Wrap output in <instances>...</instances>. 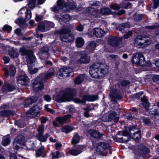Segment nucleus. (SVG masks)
<instances>
[{
    "label": "nucleus",
    "mask_w": 159,
    "mask_h": 159,
    "mask_svg": "<svg viewBox=\"0 0 159 159\" xmlns=\"http://www.w3.org/2000/svg\"><path fill=\"white\" fill-rule=\"evenodd\" d=\"M76 93L75 89L67 88L60 92L59 94L54 96L53 98L54 100L58 102L70 101Z\"/></svg>",
    "instance_id": "1"
},
{
    "label": "nucleus",
    "mask_w": 159,
    "mask_h": 159,
    "mask_svg": "<svg viewBox=\"0 0 159 159\" xmlns=\"http://www.w3.org/2000/svg\"><path fill=\"white\" fill-rule=\"evenodd\" d=\"M64 2V0H58L57 5L52 8V10L56 12L59 10H61L62 11L66 12L74 9L76 7V3L72 0H68V2L65 4Z\"/></svg>",
    "instance_id": "2"
},
{
    "label": "nucleus",
    "mask_w": 159,
    "mask_h": 159,
    "mask_svg": "<svg viewBox=\"0 0 159 159\" xmlns=\"http://www.w3.org/2000/svg\"><path fill=\"white\" fill-rule=\"evenodd\" d=\"M129 132L127 130H124L122 133L123 136L119 138L121 140V142H127L129 138L134 139L135 141L139 140L140 139V130L132 126L129 128Z\"/></svg>",
    "instance_id": "3"
},
{
    "label": "nucleus",
    "mask_w": 159,
    "mask_h": 159,
    "mask_svg": "<svg viewBox=\"0 0 159 159\" xmlns=\"http://www.w3.org/2000/svg\"><path fill=\"white\" fill-rule=\"evenodd\" d=\"M103 65L99 63L93 64L90 67L89 73L91 76L94 78H98L103 77L108 72L107 68H102Z\"/></svg>",
    "instance_id": "4"
},
{
    "label": "nucleus",
    "mask_w": 159,
    "mask_h": 159,
    "mask_svg": "<svg viewBox=\"0 0 159 159\" xmlns=\"http://www.w3.org/2000/svg\"><path fill=\"white\" fill-rule=\"evenodd\" d=\"M70 30L62 29L56 31V34L60 36L61 40L63 42H71L74 40V36L72 34H70Z\"/></svg>",
    "instance_id": "5"
},
{
    "label": "nucleus",
    "mask_w": 159,
    "mask_h": 159,
    "mask_svg": "<svg viewBox=\"0 0 159 159\" xmlns=\"http://www.w3.org/2000/svg\"><path fill=\"white\" fill-rule=\"evenodd\" d=\"M20 50L22 55L26 56V61L27 64L32 63L35 61V58L32 51L27 50L24 47L20 48Z\"/></svg>",
    "instance_id": "6"
},
{
    "label": "nucleus",
    "mask_w": 159,
    "mask_h": 159,
    "mask_svg": "<svg viewBox=\"0 0 159 159\" xmlns=\"http://www.w3.org/2000/svg\"><path fill=\"white\" fill-rule=\"evenodd\" d=\"M74 75L73 71L71 68L65 67L60 69L57 72V76L60 79L62 77H65L71 76Z\"/></svg>",
    "instance_id": "7"
},
{
    "label": "nucleus",
    "mask_w": 159,
    "mask_h": 159,
    "mask_svg": "<svg viewBox=\"0 0 159 159\" xmlns=\"http://www.w3.org/2000/svg\"><path fill=\"white\" fill-rule=\"evenodd\" d=\"M88 10L90 12L92 11V14H90V16L93 18L92 19H94L96 17H98L101 16L99 15H98V13L99 12L100 14L103 15H108L111 13V11L109 8H104L102 9L100 11H96V13L95 11H93V9L92 7H89Z\"/></svg>",
    "instance_id": "8"
},
{
    "label": "nucleus",
    "mask_w": 159,
    "mask_h": 159,
    "mask_svg": "<svg viewBox=\"0 0 159 159\" xmlns=\"http://www.w3.org/2000/svg\"><path fill=\"white\" fill-rule=\"evenodd\" d=\"M98 98L97 95H85L81 99L76 98L74 99V101L77 103L84 104L85 103L86 101H93L97 100Z\"/></svg>",
    "instance_id": "9"
},
{
    "label": "nucleus",
    "mask_w": 159,
    "mask_h": 159,
    "mask_svg": "<svg viewBox=\"0 0 159 159\" xmlns=\"http://www.w3.org/2000/svg\"><path fill=\"white\" fill-rule=\"evenodd\" d=\"M132 61L134 63L140 66H143L146 64L144 56L140 53H136L134 54L132 57Z\"/></svg>",
    "instance_id": "10"
},
{
    "label": "nucleus",
    "mask_w": 159,
    "mask_h": 159,
    "mask_svg": "<svg viewBox=\"0 0 159 159\" xmlns=\"http://www.w3.org/2000/svg\"><path fill=\"white\" fill-rule=\"evenodd\" d=\"M41 110L40 107L38 106H35L31 108L26 114V116L29 118H32L39 116Z\"/></svg>",
    "instance_id": "11"
},
{
    "label": "nucleus",
    "mask_w": 159,
    "mask_h": 159,
    "mask_svg": "<svg viewBox=\"0 0 159 159\" xmlns=\"http://www.w3.org/2000/svg\"><path fill=\"white\" fill-rule=\"evenodd\" d=\"M2 69L4 71L5 78H7L9 75L13 77L16 74V68L13 64L11 65L8 68L6 66H4Z\"/></svg>",
    "instance_id": "12"
},
{
    "label": "nucleus",
    "mask_w": 159,
    "mask_h": 159,
    "mask_svg": "<svg viewBox=\"0 0 159 159\" xmlns=\"http://www.w3.org/2000/svg\"><path fill=\"white\" fill-rule=\"evenodd\" d=\"M122 38H118L115 37H110L108 40V43L115 48L118 47L119 45L121 43Z\"/></svg>",
    "instance_id": "13"
},
{
    "label": "nucleus",
    "mask_w": 159,
    "mask_h": 159,
    "mask_svg": "<svg viewBox=\"0 0 159 159\" xmlns=\"http://www.w3.org/2000/svg\"><path fill=\"white\" fill-rule=\"evenodd\" d=\"M104 34V32L100 28H95L91 31L90 35L93 38L95 37L101 38L103 36Z\"/></svg>",
    "instance_id": "14"
},
{
    "label": "nucleus",
    "mask_w": 159,
    "mask_h": 159,
    "mask_svg": "<svg viewBox=\"0 0 159 159\" xmlns=\"http://www.w3.org/2000/svg\"><path fill=\"white\" fill-rule=\"evenodd\" d=\"M39 78H37L34 80L33 84V89L35 91H40L43 88V82H41Z\"/></svg>",
    "instance_id": "15"
},
{
    "label": "nucleus",
    "mask_w": 159,
    "mask_h": 159,
    "mask_svg": "<svg viewBox=\"0 0 159 159\" xmlns=\"http://www.w3.org/2000/svg\"><path fill=\"white\" fill-rule=\"evenodd\" d=\"M110 145L105 143H98L96 148V151L100 154L103 153L105 150H109Z\"/></svg>",
    "instance_id": "16"
},
{
    "label": "nucleus",
    "mask_w": 159,
    "mask_h": 159,
    "mask_svg": "<svg viewBox=\"0 0 159 159\" xmlns=\"http://www.w3.org/2000/svg\"><path fill=\"white\" fill-rule=\"evenodd\" d=\"M17 83L21 85L26 86L29 82V79L25 75L18 76L17 78Z\"/></svg>",
    "instance_id": "17"
},
{
    "label": "nucleus",
    "mask_w": 159,
    "mask_h": 159,
    "mask_svg": "<svg viewBox=\"0 0 159 159\" xmlns=\"http://www.w3.org/2000/svg\"><path fill=\"white\" fill-rule=\"evenodd\" d=\"M86 51L88 53L93 52L95 49L97 44L94 41H90L87 43Z\"/></svg>",
    "instance_id": "18"
},
{
    "label": "nucleus",
    "mask_w": 159,
    "mask_h": 159,
    "mask_svg": "<svg viewBox=\"0 0 159 159\" xmlns=\"http://www.w3.org/2000/svg\"><path fill=\"white\" fill-rule=\"evenodd\" d=\"M84 149L83 146H80L75 148L71 149L69 151V152L72 156H77L81 153L83 151Z\"/></svg>",
    "instance_id": "19"
},
{
    "label": "nucleus",
    "mask_w": 159,
    "mask_h": 159,
    "mask_svg": "<svg viewBox=\"0 0 159 159\" xmlns=\"http://www.w3.org/2000/svg\"><path fill=\"white\" fill-rule=\"evenodd\" d=\"M90 61V57L87 54H82L80 59L78 61V63L86 64Z\"/></svg>",
    "instance_id": "20"
},
{
    "label": "nucleus",
    "mask_w": 159,
    "mask_h": 159,
    "mask_svg": "<svg viewBox=\"0 0 159 159\" xmlns=\"http://www.w3.org/2000/svg\"><path fill=\"white\" fill-rule=\"evenodd\" d=\"M25 11V19L27 20H30L32 16L31 11L30 10L28 9L26 7H24L21 8L19 11V14L23 13V12Z\"/></svg>",
    "instance_id": "21"
},
{
    "label": "nucleus",
    "mask_w": 159,
    "mask_h": 159,
    "mask_svg": "<svg viewBox=\"0 0 159 159\" xmlns=\"http://www.w3.org/2000/svg\"><path fill=\"white\" fill-rule=\"evenodd\" d=\"M89 134L94 138H100L102 136V134H100L98 131L94 130H90L88 132V134Z\"/></svg>",
    "instance_id": "22"
},
{
    "label": "nucleus",
    "mask_w": 159,
    "mask_h": 159,
    "mask_svg": "<svg viewBox=\"0 0 159 159\" xmlns=\"http://www.w3.org/2000/svg\"><path fill=\"white\" fill-rule=\"evenodd\" d=\"M72 20L71 17L69 15L66 14L63 15L61 18L58 19L59 21L61 24H63L64 23H66Z\"/></svg>",
    "instance_id": "23"
},
{
    "label": "nucleus",
    "mask_w": 159,
    "mask_h": 159,
    "mask_svg": "<svg viewBox=\"0 0 159 159\" xmlns=\"http://www.w3.org/2000/svg\"><path fill=\"white\" fill-rule=\"evenodd\" d=\"M144 38L142 36L138 35L134 40V45L139 47L142 48V46L143 43L142 41L144 40Z\"/></svg>",
    "instance_id": "24"
},
{
    "label": "nucleus",
    "mask_w": 159,
    "mask_h": 159,
    "mask_svg": "<svg viewBox=\"0 0 159 159\" xmlns=\"http://www.w3.org/2000/svg\"><path fill=\"white\" fill-rule=\"evenodd\" d=\"M71 117V116L70 115L67 114L65 115L62 117H57L56 118V120L60 123L63 124L66 120L70 118Z\"/></svg>",
    "instance_id": "25"
},
{
    "label": "nucleus",
    "mask_w": 159,
    "mask_h": 159,
    "mask_svg": "<svg viewBox=\"0 0 159 159\" xmlns=\"http://www.w3.org/2000/svg\"><path fill=\"white\" fill-rule=\"evenodd\" d=\"M130 27V25L128 23H122L119 25L117 29L122 33H125L127 29Z\"/></svg>",
    "instance_id": "26"
},
{
    "label": "nucleus",
    "mask_w": 159,
    "mask_h": 159,
    "mask_svg": "<svg viewBox=\"0 0 159 159\" xmlns=\"http://www.w3.org/2000/svg\"><path fill=\"white\" fill-rule=\"evenodd\" d=\"M149 113L154 116L159 114V102L157 105H154L149 111Z\"/></svg>",
    "instance_id": "27"
},
{
    "label": "nucleus",
    "mask_w": 159,
    "mask_h": 159,
    "mask_svg": "<svg viewBox=\"0 0 159 159\" xmlns=\"http://www.w3.org/2000/svg\"><path fill=\"white\" fill-rule=\"evenodd\" d=\"M15 22L20 27L23 28H25L27 26L25 21L23 18H19L15 20Z\"/></svg>",
    "instance_id": "28"
},
{
    "label": "nucleus",
    "mask_w": 159,
    "mask_h": 159,
    "mask_svg": "<svg viewBox=\"0 0 159 159\" xmlns=\"http://www.w3.org/2000/svg\"><path fill=\"white\" fill-rule=\"evenodd\" d=\"M15 89L14 86H12L10 84H7L4 86L2 87V90L5 92H11Z\"/></svg>",
    "instance_id": "29"
},
{
    "label": "nucleus",
    "mask_w": 159,
    "mask_h": 159,
    "mask_svg": "<svg viewBox=\"0 0 159 159\" xmlns=\"http://www.w3.org/2000/svg\"><path fill=\"white\" fill-rule=\"evenodd\" d=\"M55 70L54 68L50 69L44 75L45 79H48L52 77L54 74Z\"/></svg>",
    "instance_id": "30"
},
{
    "label": "nucleus",
    "mask_w": 159,
    "mask_h": 159,
    "mask_svg": "<svg viewBox=\"0 0 159 159\" xmlns=\"http://www.w3.org/2000/svg\"><path fill=\"white\" fill-rule=\"evenodd\" d=\"M141 100L144 107L146 111H148L149 107V104L147 99L145 98V96H143L141 98Z\"/></svg>",
    "instance_id": "31"
},
{
    "label": "nucleus",
    "mask_w": 159,
    "mask_h": 159,
    "mask_svg": "<svg viewBox=\"0 0 159 159\" xmlns=\"http://www.w3.org/2000/svg\"><path fill=\"white\" fill-rule=\"evenodd\" d=\"M75 43L77 47H81L84 45V41L82 38L78 37L76 39Z\"/></svg>",
    "instance_id": "32"
},
{
    "label": "nucleus",
    "mask_w": 159,
    "mask_h": 159,
    "mask_svg": "<svg viewBox=\"0 0 159 159\" xmlns=\"http://www.w3.org/2000/svg\"><path fill=\"white\" fill-rule=\"evenodd\" d=\"M80 136L77 134H75L71 140V143L73 144H75L78 143L80 140Z\"/></svg>",
    "instance_id": "33"
},
{
    "label": "nucleus",
    "mask_w": 159,
    "mask_h": 159,
    "mask_svg": "<svg viewBox=\"0 0 159 159\" xmlns=\"http://www.w3.org/2000/svg\"><path fill=\"white\" fill-rule=\"evenodd\" d=\"M15 140L16 142L18 143L19 145L23 144L25 141V138L22 135L18 136L16 138Z\"/></svg>",
    "instance_id": "34"
},
{
    "label": "nucleus",
    "mask_w": 159,
    "mask_h": 159,
    "mask_svg": "<svg viewBox=\"0 0 159 159\" xmlns=\"http://www.w3.org/2000/svg\"><path fill=\"white\" fill-rule=\"evenodd\" d=\"M84 76L83 75H81L75 78L74 82L75 84H79L81 83L84 80Z\"/></svg>",
    "instance_id": "35"
},
{
    "label": "nucleus",
    "mask_w": 159,
    "mask_h": 159,
    "mask_svg": "<svg viewBox=\"0 0 159 159\" xmlns=\"http://www.w3.org/2000/svg\"><path fill=\"white\" fill-rule=\"evenodd\" d=\"M34 61L32 63L28 64V69L30 74H34L35 73L38 71V69L37 68H33L31 66L32 64L34 63Z\"/></svg>",
    "instance_id": "36"
},
{
    "label": "nucleus",
    "mask_w": 159,
    "mask_h": 159,
    "mask_svg": "<svg viewBox=\"0 0 159 159\" xmlns=\"http://www.w3.org/2000/svg\"><path fill=\"white\" fill-rule=\"evenodd\" d=\"M10 138L9 136L4 137L3 138L2 144L3 145L6 146L10 143Z\"/></svg>",
    "instance_id": "37"
},
{
    "label": "nucleus",
    "mask_w": 159,
    "mask_h": 159,
    "mask_svg": "<svg viewBox=\"0 0 159 159\" xmlns=\"http://www.w3.org/2000/svg\"><path fill=\"white\" fill-rule=\"evenodd\" d=\"M37 31H40L42 32H43L46 30L45 26V22H41L38 25L37 28L36 29Z\"/></svg>",
    "instance_id": "38"
},
{
    "label": "nucleus",
    "mask_w": 159,
    "mask_h": 159,
    "mask_svg": "<svg viewBox=\"0 0 159 159\" xmlns=\"http://www.w3.org/2000/svg\"><path fill=\"white\" fill-rule=\"evenodd\" d=\"M74 128L69 125L64 126L63 127L62 131L66 133H69L74 129Z\"/></svg>",
    "instance_id": "39"
},
{
    "label": "nucleus",
    "mask_w": 159,
    "mask_h": 159,
    "mask_svg": "<svg viewBox=\"0 0 159 159\" xmlns=\"http://www.w3.org/2000/svg\"><path fill=\"white\" fill-rule=\"evenodd\" d=\"M44 22L46 30H49L54 26V24L52 22L45 21Z\"/></svg>",
    "instance_id": "40"
},
{
    "label": "nucleus",
    "mask_w": 159,
    "mask_h": 159,
    "mask_svg": "<svg viewBox=\"0 0 159 159\" xmlns=\"http://www.w3.org/2000/svg\"><path fill=\"white\" fill-rule=\"evenodd\" d=\"M37 98L36 97L32 96L29 99L26 100V103L27 105H29L34 102L37 100Z\"/></svg>",
    "instance_id": "41"
},
{
    "label": "nucleus",
    "mask_w": 159,
    "mask_h": 159,
    "mask_svg": "<svg viewBox=\"0 0 159 159\" xmlns=\"http://www.w3.org/2000/svg\"><path fill=\"white\" fill-rule=\"evenodd\" d=\"M116 113L115 111H112L108 112V116H110L111 118V120L114 119V120L115 122H117L118 120V118L117 117H116Z\"/></svg>",
    "instance_id": "42"
},
{
    "label": "nucleus",
    "mask_w": 159,
    "mask_h": 159,
    "mask_svg": "<svg viewBox=\"0 0 159 159\" xmlns=\"http://www.w3.org/2000/svg\"><path fill=\"white\" fill-rule=\"evenodd\" d=\"M144 42L143 43L142 45V48H144L148 46L151 43V40L150 39L148 38L147 39H144L143 40Z\"/></svg>",
    "instance_id": "43"
},
{
    "label": "nucleus",
    "mask_w": 159,
    "mask_h": 159,
    "mask_svg": "<svg viewBox=\"0 0 159 159\" xmlns=\"http://www.w3.org/2000/svg\"><path fill=\"white\" fill-rule=\"evenodd\" d=\"M108 113L104 115L102 117V119L103 121H110L111 120V118L110 116H108Z\"/></svg>",
    "instance_id": "44"
},
{
    "label": "nucleus",
    "mask_w": 159,
    "mask_h": 159,
    "mask_svg": "<svg viewBox=\"0 0 159 159\" xmlns=\"http://www.w3.org/2000/svg\"><path fill=\"white\" fill-rule=\"evenodd\" d=\"M28 2V6L30 8H33L35 6L36 0H27Z\"/></svg>",
    "instance_id": "45"
},
{
    "label": "nucleus",
    "mask_w": 159,
    "mask_h": 159,
    "mask_svg": "<svg viewBox=\"0 0 159 159\" xmlns=\"http://www.w3.org/2000/svg\"><path fill=\"white\" fill-rule=\"evenodd\" d=\"M9 55L12 58L17 57L19 56L18 52L16 51L12 50L9 52Z\"/></svg>",
    "instance_id": "46"
},
{
    "label": "nucleus",
    "mask_w": 159,
    "mask_h": 159,
    "mask_svg": "<svg viewBox=\"0 0 159 159\" xmlns=\"http://www.w3.org/2000/svg\"><path fill=\"white\" fill-rule=\"evenodd\" d=\"M37 137L38 139L40 141L44 142L46 141V138L44 137L43 134H38Z\"/></svg>",
    "instance_id": "47"
},
{
    "label": "nucleus",
    "mask_w": 159,
    "mask_h": 159,
    "mask_svg": "<svg viewBox=\"0 0 159 159\" xmlns=\"http://www.w3.org/2000/svg\"><path fill=\"white\" fill-rule=\"evenodd\" d=\"M44 147L42 146L41 147V148H39V149H38V150H36V156H37V157H39L41 155L42 153V152L44 150Z\"/></svg>",
    "instance_id": "48"
},
{
    "label": "nucleus",
    "mask_w": 159,
    "mask_h": 159,
    "mask_svg": "<svg viewBox=\"0 0 159 159\" xmlns=\"http://www.w3.org/2000/svg\"><path fill=\"white\" fill-rule=\"evenodd\" d=\"M38 134H43L44 131V126L43 125H40L38 128Z\"/></svg>",
    "instance_id": "49"
},
{
    "label": "nucleus",
    "mask_w": 159,
    "mask_h": 159,
    "mask_svg": "<svg viewBox=\"0 0 159 159\" xmlns=\"http://www.w3.org/2000/svg\"><path fill=\"white\" fill-rule=\"evenodd\" d=\"M3 29L7 31L8 33H10L12 30V27L7 25H6L4 26Z\"/></svg>",
    "instance_id": "50"
},
{
    "label": "nucleus",
    "mask_w": 159,
    "mask_h": 159,
    "mask_svg": "<svg viewBox=\"0 0 159 159\" xmlns=\"http://www.w3.org/2000/svg\"><path fill=\"white\" fill-rule=\"evenodd\" d=\"M50 106L49 105H45L44 108L48 112L51 113H53L54 112V111L49 107Z\"/></svg>",
    "instance_id": "51"
},
{
    "label": "nucleus",
    "mask_w": 159,
    "mask_h": 159,
    "mask_svg": "<svg viewBox=\"0 0 159 159\" xmlns=\"http://www.w3.org/2000/svg\"><path fill=\"white\" fill-rule=\"evenodd\" d=\"M60 153L59 151H57L52 153V158H58L59 157Z\"/></svg>",
    "instance_id": "52"
},
{
    "label": "nucleus",
    "mask_w": 159,
    "mask_h": 159,
    "mask_svg": "<svg viewBox=\"0 0 159 159\" xmlns=\"http://www.w3.org/2000/svg\"><path fill=\"white\" fill-rule=\"evenodd\" d=\"M20 145H19L18 142H16L15 140H14L13 144V147L16 150L20 148Z\"/></svg>",
    "instance_id": "53"
},
{
    "label": "nucleus",
    "mask_w": 159,
    "mask_h": 159,
    "mask_svg": "<svg viewBox=\"0 0 159 159\" xmlns=\"http://www.w3.org/2000/svg\"><path fill=\"white\" fill-rule=\"evenodd\" d=\"M0 115L4 116H7L9 115V111L6 110H4L0 112Z\"/></svg>",
    "instance_id": "54"
},
{
    "label": "nucleus",
    "mask_w": 159,
    "mask_h": 159,
    "mask_svg": "<svg viewBox=\"0 0 159 159\" xmlns=\"http://www.w3.org/2000/svg\"><path fill=\"white\" fill-rule=\"evenodd\" d=\"M68 108L70 113H74L75 111V107L72 105L69 106Z\"/></svg>",
    "instance_id": "55"
},
{
    "label": "nucleus",
    "mask_w": 159,
    "mask_h": 159,
    "mask_svg": "<svg viewBox=\"0 0 159 159\" xmlns=\"http://www.w3.org/2000/svg\"><path fill=\"white\" fill-rule=\"evenodd\" d=\"M142 152L144 154L149 152V150L145 146H143V148L141 149Z\"/></svg>",
    "instance_id": "56"
},
{
    "label": "nucleus",
    "mask_w": 159,
    "mask_h": 159,
    "mask_svg": "<svg viewBox=\"0 0 159 159\" xmlns=\"http://www.w3.org/2000/svg\"><path fill=\"white\" fill-rule=\"evenodd\" d=\"M110 7L114 10H118L119 8L120 7L118 5L116 4H112L110 6Z\"/></svg>",
    "instance_id": "57"
},
{
    "label": "nucleus",
    "mask_w": 159,
    "mask_h": 159,
    "mask_svg": "<svg viewBox=\"0 0 159 159\" xmlns=\"http://www.w3.org/2000/svg\"><path fill=\"white\" fill-rule=\"evenodd\" d=\"M159 4V0H155L154 2L153 7L155 9L157 8Z\"/></svg>",
    "instance_id": "58"
},
{
    "label": "nucleus",
    "mask_w": 159,
    "mask_h": 159,
    "mask_svg": "<svg viewBox=\"0 0 159 159\" xmlns=\"http://www.w3.org/2000/svg\"><path fill=\"white\" fill-rule=\"evenodd\" d=\"M44 100L48 102H50L51 100V97L48 95H46L44 96Z\"/></svg>",
    "instance_id": "59"
},
{
    "label": "nucleus",
    "mask_w": 159,
    "mask_h": 159,
    "mask_svg": "<svg viewBox=\"0 0 159 159\" xmlns=\"http://www.w3.org/2000/svg\"><path fill=\"white\" fill-rule=\"evenodd\" d=\"M84 29V26L81 25H79L76 27V30L79 31H82Z\"/></svg>",
    "instance_id": "60"
},
{
    "label": "nucleus",
    "mask_w": 159,
    "mask_h": 159,
    "mask_svg": "<svg viewBox=\"0 0 159 159\" xmlns=\"http://www.w3.org/2000/svg\"><path fill=\"white\" fill-rule=\"evenodd\" d=\"M130 83V82L128 80H125L122 81L121 83V84L122 86H125Z\"/></svg>",
    "instance_id": "61"
},
{
    "label": "nucleus",
    "mask_w": 159,
    "mask_h": 159,
    "mask_svg": "<svg viewBox=\"0 0 159 159\" xmlns=\"http://www.w3.org/2000/svg\"><path fill=\"white\" fill-rule=\"evenodd\" d=\"M3 59L4 61V63L5 64L8 63L10 60L9 57H4Z\"/></svg>",
    "instance_id": "62"
},
{
    "label": "nucleus",
    "mask_w": 159,
    "mask_h": 159,
    "mask_svg": "<svg viewBox=\"0 0 159 159\" xmlns=\"http://www.w3.org/2000/svg\"><path fill=\"white\" fill-rule=\"evenodd\" d=\"M153 80L154 82H157L159 80V75H155L153 78Z\"/></svg>",
    "instance_id": "63"
},
{
    "label": "nucleus",
    "mask_w": 159,
    "mask_h": 159,
    "mask_svg": "<svg viewBox=\"0 0 159 159\" xmlns=\"http://www.w3.org/2000/svg\"><path fill=\"white\" fill-rule=\"evenodd\" d=\"M35 20L37 21H39L41 20L42 19V17L40 16H39L36 14Z\"/></svg>",
    "instance_id": "64"
}]
</instances>
